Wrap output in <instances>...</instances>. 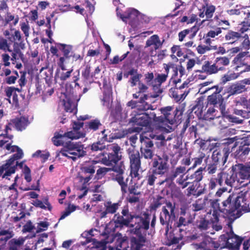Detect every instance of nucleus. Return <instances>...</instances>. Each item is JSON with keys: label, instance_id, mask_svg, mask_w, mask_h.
Here are the masks:
<instances>
[{"label": "nucleus", "instance_id": "32", "mask_svg": "<svg viewBox=\"0 0 250 250\" xmlns=\"http://www.w3.org/2000/svg\"><path fill=\"white\" fill-rule=\"evenodd\" d=\"M121 202L115 203H112L111 202L108 201L104 205L105 210L100 213L101 218H105L107 214L115 213L121 206Z\"/></svg>", "mask_w": 250, "mask_h": 250}, {"label": "nucleus", "instance_id": "26", "mask_svg": "<svg viewBox=\"0 0 250 250\" xmlns=\"http://www.w3.org/2000/svg\"><path fill=\"white\" fill-rule=\"evenodd\" d=\"M199 30L198 26L194 25L192 27L184 29L178 33V40L180 42L185 41L186 37L189 40H193Z\"/></svg>", "mask_w": 250, "mask_h": 250}, {"label": "nucleus", "instance_id": "8", "mask_svg": "<svg viewBox=\"0 0 250 250\" xmlns=\"http://www.w3.org/2000/svg\"><path fill=\"white\" fill-rule=\"evenodd\" d=\"M60 152L62 156L71 159L73 161L86 155L84 146L81 142H74L71 140L66 141L64 148H62Z\"/></svg>", "mask_w": 250, "mask_h": 250}, {"label": "nucleus", "instance_id": "17", "mask_svg": "<svg viewBox=\"0 0 250 250\" xmlns=\"http://www.w3.org/2000/svg\"><path fill=\"white\" fill-rule=\"evenodd\" d=\"M248 54V51L241 52L234 58L232 63L235 66L234 69L236 71H239L241 73L250 71V65L248 64L245 59Z\"/></svg>", "mask_w": 250, "mask_h": 250}, {"label": "nucleus", "instance_id": "24", "mask_svg": "<svg viewBox=\"0 0 250 250\" xmlns=\"http://www.w3.org/2000/svg\"><path fill=\"white\" fill-rule=\"evenodd\" d=\"M23 162L19 163L17 160L14 161L13 164L9 167H4V164L0 166V177L3 178L7 179V176H10L12 174L14 173L19 166L21 168L23 167Z\"/></svg>", "mask_w": 250, "mask_h": 250}, {"label": "nucleus", "instance_id": "47", "mask_svg": "<svg viewBox=\"0 0 250 250\" xmlns=\"http://www.w3.org/2000/svg\"><path fill=\"white\" fill-rule=\"evenodd\" d=\"M114 240H115V245L114 246V248L116 250H121L122 244L123 241H124V236H122L121 233H120V235L118 236L111 235V238H110V240H108L106 242L112 243Z\"/></svg>", "mask_w": 250, "mask_h": 250}, {"label": "nucleus", "instance_id": "43", "mask_svg": "<svg viewBox=\"0 0 250 250\" xmlns=\"http://www.w3.org/2000/svg\"><path fill=\"white\" fill-rule=\"evenodd\" d=\"M220 244L218 242L211 240L203 241L200 244V248L203 250H217L220 247Z\"/></svg>", "mask_w": 250, "mask_h": 250}, {"label": "nucleus", "instance_id": "48", "mask_svg": "<svg viewBox=\"0 0 250 250\" xmlns=\"http://www.w3.org/2000/svg\"><path fill=\"white\" fill-rule=\"evenodd\" d=\"M102 124L100 120L98 119L91 120L86 123V127L87 130L90 131H96L98 130L101 126Z\"/></svg>", "mask_w": 250, "mask_h": 250}, {"label": "nucleus", "instance_id": "46", "mask_svg": "<svg viewBox=\"0 0 250 250\" xmlns=\"http://www.w3.org/2000/svg\"><path fill=\"white\" fill-rule=\"evenodd\" d=\"M139 12L135 9H130L127 10L124 14L121 15V18L123 21H125L127 19L135 20L139 15Z\"/></svg>", "mask_w": 250, "mask_h": 250}, {"label": "nucleus", "instance_id": "7", "mask_svg": "<svg viewBox=\"0 0 250 250\" xmlns=\"http://www.w3.org/2000/svg\"><path fill=\"white\" fill-rule=\"evenodd\" d=\"M58 49L63 53V56L60 57L57 65L62 70H66V64L72 58V62L78 61L81 62L83 59V55H80L72 51V46L64 43H56Z\"/></svg>", "mask_w": 250, "mask_h": 250}, {"label": "nucleus", "instance_id": "29", "mask_svg": "<svg viewBox=\"0 0 250 250\" xmlns=\"http://www.w3.org/2000/svg\"><path fill=\"white\" fill-rule=\"evenodd\" d=\"M225 172L221 171L219 172L216 177H212L209 180L208 184V189L210 190L215 189L217 185L222 187L224 183V177Z\"/></svg>", "mask_w": 250, "mask_h": 250}, {"label": "nucleus", "instance_id": "63", "mask_svg": "<svg viewBox=\"0 0 250 250\" xmlns=\"http://www.w3.org/2000/svg\"><path fill=\"white\" fill-rule=\"evenodd\" d=\"M140 151L142 156L146 159H153V157L154 156L153 149L140 148Z\"/></svg>", "mask_w": 250, "mask_h": 250}, {"label": "nucleus", "instance_id": "34", "mask_svg": "<svg viewBox=\"0 0 250 250\" xmlns=\"http://www.w3.org/2000/svg\"><path fill=\"white\" fill-rule=\"evenodd\" d=\"M196 72L204 73L208 75H211L217 73L214 63L213 62L212 63L211 61H205L202 66L201 69L198 70Z\"/></svg>", "mask_w": 250, "mask_h": 250}, {"label": "nucleus", "instance_id": "59", "mask_svg": "<svg viewBox=\"0 0 250 250\" xmlns=\"http://www.w3.org/2000/svg\"><path fill=\"white\" fill-rule=\"evenodd\" d=\"M209 221L205 218H202L197 222V226L201 230H205L208 228Z\"/></svg>", "mask_w": 250, "mask_h": 250}, {"label": "nucleus", "instance_id": "5", "mask_svg": "<svg viewBox=\"0 0 250 250\" xmlns=\"http://www.w3.org/2000/svg\"><path fill=\"white\" fill-rule=\"evenodd\" d=\"M136 214L129 211L127 205L124 206L121 213H115L110 222L109 226L111 225L112 222L114 224L113 228H110V230L115 232L117 229H122L125 227L130 228Z\"/></svg>", "mask_w": 250, "mask_h": 250}, {"label": "nucleus", "instance_id": "9", "mask_svg": "<svg viewBox=\"0 0 250 250\" xmlns=\"http://www.w3.org/2000/svg\"><path fill=\"white\" fill-rule=\"evenodd\" d=\"M101 154L103 156L101 162L107 166H113L118 164L122 157L121 147L115 143L107 145L106 151Z\"/></svg>", "mask_w": 250, "mask_h": 250}, {"label": "nucleus", "instance_id": "11", "mask_svg": "<svg viewBox=\"0 0 250 250\" xmlns=\"http://www.w3.org/2000/svg\"><path fill=\"white\" fill-rule=\"evenodd\" d=\"M146 113H139L138 111L134 110L131 115L132 117L129 119V123L131 124L134 127L132 131L133 132L140 133L143 127H149L151 124L152 120H153V117L151 115Z\"/></svg>", "mask_w": 250, "mask_h": 250}, {"label": "nucleus", "instance_id": "41", "mask_svg": "<svg viewBox=\"0 0 250 250\" xmlns=\"http://www.w3.org/2000/svg\"><path fill=\"white\" fill-rule=\"evenodd\" d=\"M180 81L181 80L180 79H178V81H175V83H176V84H177V83L180 82ZM178 90L179 89L178 88L177 85H176L175 87H172L169 90V93L170 96L172 97L177 102L184 99L187 95V94H185V93H180V94H179Z\"/></svg>", "mask_w": 250, "mask_h": 250}, {"label": "nucleus", "instance_id": "22", "mask_svg": "<svg viewBox=\"0 0 250 250\" xmlns=\"http://www.w3.org/2000/svg\"><path fill=\"white\" fill-rule=\"evenodd\" d=\"M186 167L184 166H179L171 171L170 173L167 175L166 178L164 180H162L158 183L160 186L164 185L165 183L170 185L173 180L178 176L185 174L188 172Z\"/></svg>", "mask_w": 250, "mask_h": 250}, {"label": "nucleus", "instance_id": "55", "mask_svg": "<svg viewBox=\"0 0 250 250\" xmlns=\"http://www.w3.org/2000/svg\"><path fill=\"white\" fill-rule=\"evenodd\" d=\"M63 136L59 133H55L54 136L52 138V141L56 146H62L64 148V145L66 142L63 140Z\"/></svg>", "mask_w": 250, "mask_h": 250}, {"label": "nucleus", "instance_id": "21", "mask_svg": "<svg viewBox=\"0 0 250 250\" xmlns=\"http://www.w3.org/2000/svg\"><path fill=\"white\" fill-rule=\"evenodd\" d=\"M230 174L225 172L224 177L225 184L231 188H236L242 184L236 171L233 169V165L230 171Z\"/></svg>", "mask_w": 250, "mask_h": 250}, {"label": "nucleus", "instance_id": "18", "mask_svg": "<svg viewBox=\"0 0 250 250\" xmlns=\"http://www.w3.org/2000/svg\"><path fill=\"white\" fill-rule=\"evenodd\" d=\"M229 149L218 148L213 151L211 156L212 162L216 163L223 167L227 162L229 155Z\"/></svg>", "mask_w": 250, "mask_h": 250}, {"label": "nucleus", "instance_id": "62", "mask_svg": "<svg viewBox=\"0 0 250 250\" xmlns=\"http://www.w3.org/2000/svg\"><path fill=\"white\" fill-rule=\"evenodd\" d=\"M205 157V154L204 153H201L200 155L197 157L194 158L192 159V160L194 161V163L192 165V166L189 168L188 171H189L191 169L194 168L196 167L197 166L200 165L203 160V159Z\"/></svg>", "mask_w": 250, "mask_h": 250}, {"label": "nucleus", "instance_id": "42", "mask_svg": "<svg viewBox=\"0 0 250 250\" xmlns=\"http://www.w3.org/2000/svg\"><path fill=\"white\" fill-rule=\"evenodd\" d=\"M195 104L191 107V112L194 113L198 116H201L203 111L204 98L202 96L198 98L195 101Z\"/></svg>", "mask_w": 250, "mask_h": 250}, {"label": "nucleus", "instance_id": "15", "mask_svg": "<svg viewBox=\"0 0 250 250\" xmlns=\"http://www.w3.org/2000/svg\"><path fill=\"white\" fill-rule=\"evenodd\" d=\"M127 153L130 161L131 173H133L134 176L136 177L138 175V171L141 165L140 153L134 147L128 148L127 150Z\"/></svg>", "mask_w": 250, "mask_h": 250}, {"label": "nucleus", "instance_id": "14", "mask_svg": "<svg viewBox=\"0 0 250 250\" xmlns=\"http://www.w3.org/2000/svg\"><path fill=\"white\" fill-rule=\"evenodd\" d=\"M237 146L238 148L233 153V156L236 159L242 161L250 151V135L237 141Z\"/></svg>", "mask_w": 250, "mask_h": 250}, {"label": "nucleus", "instance_id": "4", "mask_svg": "<svg viewBox=\"0 0 250 250\" xmlns=\"http://www.w3.org/2000/svg\"><path fill=\"white\" fill-rule=\"evenodd\" d=\"M166 204L162 209V212L160 215V222L162 225L168 226L171 217H175V204H172L170 201H167L165 197L159 195L154 198L153 202L149 206L150 210L156 211L162 205Z\"/></svg>", "mask_w": 250, "mask_h": 250}, {"label": "nucleus", "instance_id": "10", "mask_svg": "<svg viewBox=\"0 0 250 250\" xmlns=\"http://www.w3.org/2000/svg\"><path fill=\"white\" fill-rule=\"evenodd\" d=\"M125 166L123 162H120L118 164L114 165L110 168V178L113 181L117 182L121 187L123 194L127 193V182L128 177L125 179Z\"/></svg>", "mask_w": 250, "mask_h": 250}, {"label": "nucleus", "instance_id": "51", "mask_svg": "<svg viewBox=\"0 0 250 250\" xmlns=\"http://www.w3.org/2000/svg\"><path fill=\"white\" fill-rule=\"evenodd\" d=\"M20 48L24 49L25 48V44L23 42H20L18 43L17 42H14L13 44V51L14 53L18 55V57L22 59L23 57V54L21 51Z\"/></svg>", "mask_w": 250, "mask_h": 250}, {"label": "nucleus", "instance_id": "38", "mask_svg": "<svg viewBox=\"0 0 250 250\" xmlns=\"http://www.w3.org/2000/svg\"><path fill=\"white\" fill-rule=\"evenodd\" d=\"M27 120L24 117L15 118L11 119L9 125H13L16 129L18 131H22L27 126Z\"/></svg>", "mask_w": 250, "mask_h": 250}, {"label": "nucleus", "instance_id": "56", "mask_svg": "<svg viewBox=\"0 0 250 250\" xmlns=\"http://www.w3.org/2000/svg\"><path fill=\"white\" fill-rule=\"evenodd\" d=\"M218 168L224 169V167L211 160V162L207 166V171L208 174H213L216 172Z\"/></svg>", "mask_w": 250, "mask_h": 250}, {"label": "nucleus", "instance_id": "39", "mask_svg": "<svg viewBox=\"0 0 250 250\" xmlns=\"http://www.w3.org/2000/svg\"><path fill=\"white\" fill-rule=\"evenodd\" d=\"M237 137L233 138H228L223 140L224 142L220 148H229V153L231 151H234V149L237 147Z\"/></svg>", "mask_w": 250, "mask_h": 250}, {"label": "nucleus", "instance_id": "1", "mask_svg": "<svg viewBox=\"0 0 250 250\" xmlns=\"http://www.w3.org/2000/svg\"><path fill=\"white\" fill-rule=\"evenodd\" d=\"M150 220L148 213H144L143 216L136 214L130 227L131 232L135 235L130 238V250H143L147 241L146 232L149 228Z\"/></svg>", "mask_w": 250, "mask_h": 250}, {"label": "nucleus", "instance_id": "60", "mask_svg": "<svg viewBox=\"0 0 250 250\" xmlns=\"http://www.w3.org/2000/svg\"><path fill=\"white\" fill-rule=\"evenodd\" d=\"M176 183L180 185L182 188H185L188 186L187 175L185 176V174L181 175L177 179Z\"/></svg>", "mask_w": 250, "mask_h": 250}, {"label": "nucleus", "instance_id": "12", "mask_svg": "<svg viewBox=\"0 0 250 250\" xmlns=\"http://www.w3.org/2000/svg\"><path fill=\"white\" fill-rule=\"evenodd\" d=\"M168 159V155L166 154L161 156L156 155L151 161L150 170L161 176L165 175L169 170Z\"/></svg>", "mask_w": 250, "mask_h": 250}, {"label": "nucleus", "instance_id": "30", "mask_svg": "<svg viewBox=\"0 0 250 250\" xmlns=\"http://www.w3.org/2000/svg\"><path fill=\"white\" fill-rule=\"evenodd\" d=\"M17 151V153L13 154L4 164V167H9L13 164L14 161L21 159L23 156V153L22 149L17 146H12L10 151L14 152Z\"/></svg>", "mask_w": 250, "mask_h": 250}, {"label": "nucleus", "instance_id": "27", "mask_svg": "<svg viewBox=\"0 0 250 250\" xmlns=\"http://www.w3.org/2000/svg\"><path fill=\"white\" fill-rule=\"evenodd\" d=\"M167 78V74H156L155 77V85H154V91L155 93L153 95V98L158 97L163 92L161 88V85L165 83Z\"/></svg>", "mask_w": 250, "mask_h": 250}, {"label": "nucleus", "instance_id": "28", "mask_svg": "<svg viewBox=\"0 0 250 250\" xmlns=\"http://www.w3.org/2000/svg\"><path fill=\"white\" fill-rule=\"evenodd\" d=\"M235 205L236 210L239 209L245 212L250 210L249 201L242 193L235 196Z\"/></svg>", "mask_w": 250, "mask_h": 250}, {"label": "nucleus", "instance_id": "40", "mask_svg": "<svg viewBox=\"0 0 250 250\" xmlns=\"http://www.w3.org/2000/svg\"><path fill=\"white\" fill-rule=\"evenodd\" d=\"M106 136L102 137L100 139H98V141L94 142L90 145V149L92 151H102L106 148L104 143L106 142Z\"/></svg>", "mask_w": 250, "mask_h": 250}, {"label": "nucleus", "instance_id": "61", "mask_svg": "<svg viewBox=\"0 0 250 250\" xmlns=\"http://www.w3.org/2000/svg\"><path fill=\"white\" fill-rule=\"evenodd\" d=\"M19 18L18 16L15 18L14 15H12L10 12H7L5 18V25L8 24L12 21H14L13 24L16 25L19 21Z\"/></svg>", "mask_w": 250, "mask_h": 250}, {"label": "nucleus", "instance_id": "3", "mask_svg": "<svg viewBox=\"0 0 250 250\" xmlns=\"http://www.w3.org/2000/svg\"><path fill=\"white\" fill-rule=\"evenodd\" d=\"M215 89V91L213 93L209 95L207 97L208 104L209 105H212L214 107H218L222 117L226 118L229 122L241 124L242 120H239L236 117L229 114V112L226 109V103L225 101L224 98L220 94L223 90V87H219L218 85H214L209 89L211 90Z\"/></svg>", "mask_w": 250, "mask_h": 250}, {"label": "nucleus", "instance_id": "64", "mask_svg": "<svg viewBox=\"0 0 250 250\" xmlns=\"http://www.w3.org/2000/svg\"><path fill=\"white\" fill-rule=\"evenodd\" d=\"M12 86H7L4 88V92L5 95L7 97L6 100L9 102V104H11V97L13 96L15 93V91H13Z\"/></svg>", "mask_w": 250, "mask_h": 250}, {"label": "nucleus", "instance_id": "33", "mask_svg": "<svg viewBox=\"0 0 250 250\" xmlns=\"http://www.w3.org/2000/svg\"><path fill=\"white\" fill-rule=\"evenodd\" d=\"M205 169V167H199L193 173L188 174L187 175V178L188 179V185L195 183H199L202 180L203 178V171Z\"/></svg>", "mask_w": 250, "mask_h": 250}, {"label": "nucleus", "instance_id": "52", "mask_svg": "<svg viewBox=\"0 0 250 250\" xmlns=\"http://www.w3.org/2000/svg\"><path fill=\"white\" fill-rule=\"evenodd\" d=\"M211 29L208 33V37L214 38L222 33V30H227L228 27H211Z\"/></svg>", "mask_w": 250, "mask_h": 250}, {"label": "nucleus", "instance_id": "49", "mask_svg": "<svg viewBox=\"0 0 250 250\" xmlns=\"http://www.w3.org/2000/svg\"><path fill=\"white\" fill-rule=\"evenodd\" d=\"M215 107H209L204 115L205 120H212L215 118H218L222 116L221 114H218V111L215 109Z\"/></svg>", "mask_w": 250, "mask_h": 250}, {"label": "nucleus", "instance_id": "16", "mask_svg": "<svg viewBox=\"0 0 250 250\" xmlns=\"http://www.w3.org/2000/svg\"><path fill=\"white\" fill-rule=\"evenodd\" d=\"M95 172V167L93 165L84 167L82 168V175L80 176V179L83 182V186L80 188V190L84 191L83 194L78 195L79 199H82L87 194L88 188L85 185L92 179Z\"/></svg>", "mask_w": 250, "mask_h": 250}, {"label": "nucleus", "instance_id": "31", "mask_svg": "<svg viewBox=\"0 0 250 250\" xmlns=\"http://www.w3.org/2000/svg\"><path fill=\"white\" fill-rule=\"evenodd\" d=\"M246 90L245 85L239 83L232 84L227 88L226 93L228 95L226 99H229L231 96L241 93Z\"/></svg>", "mask_w": 250, "mask_h": 250}, {"label": "nucleus", "instance_id": "23", "mask_svg": "<svg viewBox=\"0 0 250 250\" xmlns=\"http://www.w3.org/2000/svg\"><path fill=\"white\" fill-rule=\"evenodd\" d=\"M144 83H138V88L139 91L138 93L146 92L148 88L151 86L154 91V85H155V77L153 72H146L144 75Z\"/></svg>", "mask_w": 250, "mask_h": 250}, {"label": "nucleus", "instance_id": "54", "mask_svg": "<svg viewBox=\"0 0 250 250\" xmlns=\"http://www.w3.org/2000/svg\"><path fill=\"white\" fill-rule=\"evenodd\" d=\"M135 72L134 74L132 75L130 77L129 82L130 83V85L132 87L135 86L137 85V83H142L140 81V79L142 77L143 75L141 73L138 72V70L135 69Z\"/></svg>", "mask_w": 250, "mask_h": 250}, {"label": "nucleus", "instance_id": "50", "mask_svg": "<svg viewBox=\"0 0 250 250\" xmlns=\"http://www.w3.org/2000/svg\"><path fill=\"white\" fill-rule=\"evenodd\" d=\"M62 72H60L59 69H57L55 73V78L60 79L62 82H64L69 78L71 75V74L73 71V69L71 68L66 72H64V70H62Z\"/></svg>", "mask_w": 250, "mask_h": 250}, {"label": "nucleus", "instance_id": "2", "mask_svg": "<svg viewBox=\"0 0 250 250\" xmlns=\"http://www.w3.org/2000/svg\"><path fill=\"white\" fill-rule=\"evenodd\" d=\"M184 110L183 105H179L175 110L172 106H168L160 109L162 115L157 117L154 112L151 113V115L153 117V122L156 124L173 125L181 122Z\"/></svg>", "mask_w": 250, "mask_h": 250}, {"label": "nucleus", "instance_id": "44", "mask_svg": "<svg viewBox=\"0 0 250 250\" xmlns=\"http://www.w3.org/2000/svg\"><path fill=\"white\" fill-rule=\"evenodd\" d=\"M157 175H158V174L150 169L145 176L144 182L147 186L154 187L155 182L157 179Z\"/></svg>", "mask_w": 250, "mask_h": 250}, {"label": "nucleus", "instance_id": "35", "mask_svg": "<svg viewBox=\"0 0 250 250\" xmlns=\"http://www.w3.org/2000/svg\"><path fill=\"white\" fill-rule=\"evenodd\" d=\"M25 241L23 237L11 239L8 242V250H22Z\"/></svg>", "mask_w": 250, "mask_h": 250}, {"label": "nucleus", "instance_id": "20", "mask_svg": "<svg viewBox=\"0 0 250 250\" xmlns=\"http://www.w3.org/2000/svg\"><path fill=\"white\" fill-rule=\"evenodd\" d=\"M148 98L146 94H144L141 97L139 101H130L127 104L128 106L131 108H136L138 111H146L152 109V106L146 102Z\"/></svg>", "mask_w": 250, "mask_h": 250}, {"label": "nucleus", "instance_id": "58", "mask_svg": "<svg viewBox=\"0 0 250 250\" xmlns=\"http://www.w3.org/2000/svg\"><path fill=\"white\" fill-rule=\"evenodd\" d=\"M228 191L227 188L225 187H222L219 188L215 193V198L213 199H218L221 202L223 199L225 195V193Z\"/></svg>", "mask_w": 250, "mask_h": 250}, {"label": "nucleus", "instance_id": "53", "mask_svg": "<svg viewBox=\"0 0 250 250\" xmlns=\"http://www.w3.org/2000/svg\"><path fill=\"white\" fill-rule=\"evenodd\" d=\"M63 106L66 112L76 114L77 111L75 104L69 100L64 101Z\"/></svg>", "mask_w": 250, "mask_h": 250}, {"label": "nucleus", "instance_id": "25", "mask_svg": "<svg viewBox=\"0 0 250 250\" xmlns=\"http://www.w3.org/2000/svg\"><path fill=\"white\" fill-rule=\"evenodd\" d=\"M204 3L202 6L203 11L199 14L200 18H203L206 16V21L211 19L216 10V7L214 5L209 3L208 0H204Z\"/></svg>", "mask_w": 250, "mask_h": 250}, {"label": "nucleus", "instance_id": "6", "mask_svg": "<svg viewBox=\"0 0 250 250\" xmlns=\"http://www.w3.org/2000/svg\"><path fill=\"white\" fill-rule=\"evenodd\" d=\"M218 199H209V203L211 208L217 209L220 212L229 216L234 214L236 211L235 205V196L234 194H229L225 199H223L220 204Z\"/></svg>", "mask_w": 250, "mask_h": 250}, {"label": "nucleus", "instance_id": "37", "mask_svg": "<svg viewBox=\"0 0 250 250\" xmlns=\"http://www.w3.org/2000/svg\"><path fill=\"white\" fill-rule=\"evenodd\" d=\"M164 42V40L161 42L158 35H153L147 40L145 47H148L154 45V48L156 50L162 47Z\"/></svg>", "mask_w": 250, "mask_h": 250}, {"label": "nucleus", "instance_id": "45", "mask_svg": "<svg viewBox=\"0 0 250 250\" xmlns=\"http://www.w3.org/2000/svg\"><path fill=\"white\" fill-rule=\"evenodd\" d=\"M242 37L241 33L239 32H235L229 30L225 35V40L229 43H233Z\"/></svg>", "mask_w": 250, "mask_h": 250}, {"label": "nucleus", "instance_id": "57", "mask_svg": "<svg viewBox=\"0 0 250 250\" xmlns=\"http://www.w3.org/2000/svg\"><path fill=\"white\" fill-rule=\"evenodd\" d=\"M191 223V219L188 217L180 216L178 221L175 224L178 228H181L182 226H188Z\"/></svg>", "mask_w": 250, "mask_h": 250}, {"label": "nucleus", "instance_id": "36", "mask_svg": "<svg viewBox=\"0 0 250 250\" xmlns=\"http://www.w3.org/2000/svg\"><path fill=\"white\" fill-rule=\"evenodd\" d=\"M217 73L220 71L225 70V66L229 63V60L227 57H217L214 62Z\"/></svg>", "mask_w": 250, "mask_h": 250}, {"label": "nucleus", "instance_id": "13", "mask_svg": "<svg viewBox=\"0 0 250 250\" xmlns=\"http://www.w3.org/2000/svg\"><path fill=\"white\" fill-rule=\"evenodd\" d=\"M220 239L225 242V247L229 250H239L244 238L235 234L231 230L221 235Z\"/></svg>", "mask_w": 250, "mask_h": 250}, {"label": "nucleus", "instance_id": "19", "mask_svg": "<svg viewBox=\"0 0 250 250\" xmlns=\"http://www.w3.org/2000/svg\"><path fill=\"white\" fill-rule=\"evenodd\" d=\"M234 170L237 172L239 178L242 184L244 180L250 182V163L249 164H237L233 165Z\"/></svg>", "mask_w": 250, "mask_h": 250}]
</instances>
